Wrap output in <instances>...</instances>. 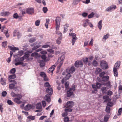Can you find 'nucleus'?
<instances>
[{
  "label": "nucleus",
  "instance_id": "nucleus-64",
  "mask_svg": "<svg viewBox=\"0 0 122 122\" xmlns=\"http://www.w3.org/2000/svg\"><path fill=\"white\" fill-rule=\"evenodd\" d=\"M69 119L68 117H66L65 118L64 120L65 122H69Z\"/></svg>",
  "mask_w": 122,
  "mask_h": 122
},
{
  "label": "nucleus",
  "instance_id": "nucleus-38",
  "mask_svg": "<svg viewBox=\"0 0 122 122\" xmlns=\"http://www.w3.org/2000/svg\"><path fill=\"white\" fill-rule=\"evenodd\" d=\"M16 62L15 64V65L16 66L19 65H23L24 64L23 62H22L18 61Z\"/></svg>",
  "mask_w": 122,
  "mask_h": 122
},
{
  "label": "nucleus",
  "instance_id": "nucleus-52",
  "mask_svg": "<svg viewBox=\"0 0 122 122\" xmlns=\"http://www.w3.org/2000/svg\"><path fill=\"white\" fill-rule=\"evenodd\" d=\"M40 23V20H36L35 22V24L37 26H38Z\"/></svg>",
  "mask_w": 122,
  "mask_h": 122
},
{
  "label": "nucleus",
  "instance_id": "nucleus-59",
  "mask_svg": "<svg viewBox=\"0 0 122 122\" xmlns=\"http://www.w3.org/2000/svg\"><path fill=\"white\" fill-rule=\"evenodd\" d=\"M122 112V108H120L118 111V114H117V115L118 116H119L120 115H121V113Z\"/></svg>",
  "mask_w": 122,
  "mask_h": 122
},
{
  "label": "nucleus",
  "instance_id": "nucleus-9",
  "mask_svg": "<svg viewBox=\"0 0 122 122\" xmlns=\"http://www.w3.org/2000/svg\"><path fill=\"white\" fill-rule=\"evenodd\" d=\"M121 65V62L119 61H117L115 64L113 69L117 70L119 68Z\"/></svg>",
  "mask_w": 122,
  "mask_h": 122
},
{
  "label": "nucleus",
  "instance_id": "nucleus-32",
  "mask_svg": "<svg viewBox=\"0 0 122 122\" xmlns=\"http://www.w3.org/2000/svg\"><path fill=\"white\" fill-rule=\"evenodd\" d=\"M95 15V13L93 12H91L90 14L88 15V18L89 19L92 18L93 17L94 15Z\"/></svg>",
  "mask_w": 122,
  "mask_h": 122
},
{
  "label": "nucleus",
  "instance_id": "nucleus-22",
  "mask_svg": "<svg viewBox=\"0 0 122 122\" xmlns=\"http://www.w3.org/2000/svg\"><path fill=\"white\" fill-rule=\"evenodd\" d=\"M9 87L10 89H12L14 88H17V86H16L13 84L11 83L9 85Z\"/></svg>",
  "mask_w": 122,
  "mask_h": 122
},
{
  "label": "nucleus",
  "instance_id": "nucleus-37",
  "mask_svg": "<svg viewBox=\"0 0 122 122\" xmlns=\"http://www.w3.org/2000/svg\"><path fill=\"white\" fill-rule=\"evenodd\" d=\"M7 102L9 105H14L13 103L10 100H8Z\"/></svg>",
  "mask_w": 122,
  "mask_h": 122
},
{
  "label": "nucleus",
  "instance_id": "nucleus-11",
  "mask_svg": "<svg viewBox=\"0 0 122 122\" xmlns=\"http://www.w3.org/2000/svg\"><path fill=\"white\" fill-rule=\"evenodd\" d=\"M51 95L50 94H48L46 95L45 97V100L48 102H51Z\"/></svg>",
  "mask_w": 122,
  "mask_h": 122
},
{
  "label": "nucleus",
  "instance_id": "nucleus-1",
  "mask_svg": "<svg viewBox=\"0 0 122 122\" xmlns=\"http://www.w3.org/2000/svg\"><path fill=\"white\" fill-rule=\"evenodd\" d=\"M65 58V56L64 55H62L60 58L58 59L56 63L55 64L56 65H57L58 64V68L60 69L61 66L62 65L63 62V60Z\"/></svg>",
  "mask_w": 122,
  "mask_h": 122
},
{
  "label": "nucleus",
  "instance_id": "nucleus-18",
  "mask_svg": "<svg viewBox=\"0 0 122 122\" xmlns=\"http://www.w3.org/2000/svg\"><path fill=\"white\" fill-rule=\"evenodd\" d=\"M109 76L107 75L105 76L102 78V80L104 82H106L108 81Z\"/></svg>",
  "mask_w": 122,
  "mask_h": 122
},
{
  "label": "nucleus",
  "instance_id": "nucleus-43",
  "mask_svg": "<svg viewBox=\"0 0 122 122\" xmlns=\"http://www.w3.org/2000/svg\"><path fill=\"white\" fill-rule=\"evenodd\" d=\"M109 118V116H105L104 117V121L105 122H107Z\"/></svg>",
  "mask_w": 122,
  "mask_h": 122
},
{
  "label": "nucleus",
  "instance_id": "nucleus-61",
  "mask_svg": "<svg viewBox=\"0 0 122 122\" xmlns=\"http://www.w3.org/2000/svg\"><path fill=\"white\" fill-rule=\"evenodd\" d=\"M92 88L94 89V91H97V88L96 85L94 84H92Z\"/></svg>",
  "mask_w": 122,
  "mask_h": 122
},
{
  "label": "nucleus",
  "instance_id": "nucleus-19",
  "mask_svg": "<svg viewBox=\"0 0 122 122\" xmlns=\"http://www.w3.org/2000/svg\"><path fill=\"white\" fill-rule=\"evenodd\" d=\"M73 102L72 101H69L67 102L66 103V105L67 107L71 108L72 107V103H73Z\"/></svg>",
  "mask_w": 122,
  "mask_h": 122
},
{
  "label": "nucleus",
  "instance_id": "nucleus-5",
  "mask_svg": "<svg viewBox=\"0 0 122 122\" xmlns=\"http://www.w3.org/2000/svg\"><path fill=\"white\" fill-rule=\"evenodd\" d=\"M116 8V7L115 5H112L107 8L106 9V10L108 12L112 11L113 10H114Z\"/></svg>",
  "mask_w": 122,
  "mask_h": 122
},
{
  "label": "nucleus",
  "instance_id": "nucleus-50",
  "mask_svg": "<svg viewBox=\"0 0 122 122\" xmlns=\"http://www.w3.org/2000/svg\"><path fill=\"white\" fill-rule=\"evenodd\" d=\"M16 71L15 68H14L11 69L10 71V72L11 73L14 74L15 73Z\"/></svg>",
  "mask_w": 122,
  "mask_h": 122
},
{
  "label": "nucleus",
  "instance_id": "nucleus-46",
  "mask_svg": "<svg viewBox=\"0 0 122 122\" xmlns=\"http://www.w3.org/2000/svg\"><path fill=\"white\" fill-rule=\"evenodd\" d=\"M44 86L45 87H51V85L48 82H46L44 84Z\"/></svg>",
  "mask_w": 122,
  "mask_h": 122
},
{
  "label": "nucleus",
  "instance_id": "nucleus-21",
  "mask_svg": "<svg viewBox=\"0 0 122 122\" xmlns=\"http://www.w3.org/2000/svg\"><path fill=\"white\" fill-rule=\"evenodd\" d=\"M6 80L5 78H1L0 79V83L3 85H4L6 84Z\"/></svg>",
  "mask_w": 122,
  "mask_h": 122
},
{
  "label": "nucleus",
  "instance_id": "nucleus-23",
  "mask_svg": "<svg viewBox=\"0 0 122 122\" xmlns=\"http://www.w3.org/2000/svg\"><path fill=\"white\" fill-rule=\"evenodd\" d=\"M9 14V12H2L0 13V15L2 16H5Z\"/></svg>",
  "mask_w": 122,
  "mask_h": 122
},
{
  "label": "nucleus",
  "instance_id": "nucleus-54",
  "mask_svg": "<svg viewBox=\"0 0 122 122\" xmlns=\"http://www.w3.org/2000/svg\"><path fill=\"white\" fill-rule=\"evenodd\" d=\"M16 77L15 75L13 74L12 75H10L9 76V78L10 79H13L15 78Z\"/></svg>",
  "mask_w": 122,
  "mask_h": 122
},
{
  "label": "nucleus",
  "instance_id": "nucleus-12",
  "mask_svg": "<svg viewBox=\"0 0 122 122\" xmlns=\"http://www.w3.org/2000/svg\"><path fill=\"white\" fill-rule=\"evenodd\" d=\"M27 119L26 120V122H29L31 120H34L35 118V116H32L30 115L27 117Z\"/></svg>",
  "mask_w": 122,
  "mask_h": 122
},
{
  "label": "nucleus",
  "instance_id": "nucleus-24",
  "mask_svg": "<svg viewBox=\"0 0 122 122\" xmlns=\"http://www.w3.org/2000/svg\"><path fill=\"white\" fill-rule=\"evenodd\" d=\"M102 20H101L99 21L98 24L97 26L100 30L102 29Z\"/></svg>",
  "mask_w": 122,
  "mask_h": 122
},
{
  "label": "nucleus",
  "instance_id": "nucleus-8",
  "mask_svg": "<svg viewBox=\"0 0 122 122\" xmlns=\"http://www.w3.org/2000/svg\"><path fill=\"white\" fill-rule=\"evenodd\" d=\"M75 65L76 67H81L83 66L82 62L81 61H77L75 62Z\"/></svg>",
  "mask_w": 122,
  "mask_h": 122
},
{
  "label": "nucleus",
  "instance_id": "nucleus-39",
  "mask_svg": "<svg viewBox=\"0 0 122 122\" xmlns=\"http://www.w3.org/2000/svg\"><path fill=\"white\" fill-rule=\"evenodd\" d=\"M4 33L5 34L7 38L9 37V34L8 31V30H4Z\"/></svg>",
  "mask_w": 122,
  "mask_h": 122
},
{
  "label": "nucleus",
  "instance_id": "nucleus-29",
  "mask_svg": "<svg viewBox=\"0 0 122 122\" xmlns=\"http://www.w3.org/2000/svg\"><path fill=\"white\" fill-rule=\"evenodd\" d=\"M68 73L66 75L65 77L64 78L66 80H66L69 79L71 76V75L70 73Z\"/></svg>",
  "mask_w": 122,
  "mask_h": 122
},
{
  "label": "nucleus",
  "instance_id": "nucleus-26",
  "mask_svg": "<svg viewBox=\"0 0 122 122\" xmlns=\"http://www.w3.org/2000/svg\"><path fill=\"white\" fill-rule=\"evenodd\" d=\"M102 69L98 68H97L95 71V72L96 74H98L101 72Z\"/></svg>",
  "mask_w": 122,
  "mask_h": 122
},
{
  "label": "nucleus",
  "instance_id": "nucleus-55",
  "mask_svg": "<svg viewBox=\"0 0 122 122\" xmlns=\"http://www.w3.org/2000/svg\"><path fill=\"white\" fill-rule=\"evenodd\" d=\"M43 10L44 13H46L48 11L47 8L46 7H43Z\"/></svg>",
  "mask_w": 122,
  "mask_h": 122
},
{
  "label": "nucleus",
  "instance_id": "nucleus-15",
  "mask_svg": "<svg viewBox=\"0 0 122 122\" xmlns=\"http://www.w3.org/2000/svg\"><path fill=\"white\" fill-rule=\"evenodd\" d=\"M46 92L48 94L52 95L53 94V90L51 88L48 87L46 89Z\"/></svg>",
  "mask_w": 122,
  "mask_h": 122
},
{
  "label": "nucleus",
  "instance_id": "nucleus-30",
  "mask_svg": "<svg viewBox=\"0 0 122 122\" xmlns=\"http://www.w3.org/2000/svg\"><path fill=\"white\" fill-rule=\"evenodd\" d=\"M113 72L115 76L117 77L118 75V73L117 72V70L113 69Z\"/></svg>",
  "mask_w": 122,
  "mask_h": 122
},
{
  "label": "nucleus",
  "instance_id": "nucleus-51",
  "mask_svg": "<svg viewBox=\"0 0 122 122\" xmlns=\"http://www.w3.org/2000/svg\"><path fill=\"white\" fill-rule=\"evenodd\" d=\"M113 105V103L112 102H108L107 104V106L110 107H111Z\"/></svg>",
  "mask_w": 122,
  "mask_h": 122
},
{
  "label": "nucleus",
  "instance_id": "nucleus-41",
  "mask_svg": "<svg viewBox=\"0 0 122 122\" xmlns=\"http://www.w3.org/2000/svg\"><path fill=\"white\" fill-rule=\"evenodd\" d=\"M41 46V45H36V46H34L33 48H32V50H34L40 47Z\"/></svg>",
  "mask_w": 122,
  "mask_h": 122
},
{
  "label": "nucleus",
  "instance_id": "nucleus-13",
  "mask_svg": "<svg viewBox=\"0 0 122 122\" xmlns=\"http://www.w3.org/2000/svg\"><path fill=\"white\" fill-rule=\"evenodd\" d=\"M89 20L88 19L84 20H83L82 25L85 28H86L88 25Z\"/></svg>",
  "mask_w": 122,
  "mask_h": 122
},
{
  "label": "nucleus",
  "instance_id": "nucleus-57",
  "mask_svg": "<svg viewBox=\"0 0 122 122\" xmlns=\"http://www.w3.org/2000/svg\"><path fill=\"white\" fill-rule=\"evenodd\" d=\"M77 38H75V39H72L71 41H72V45L73 46L74 45L75 42L77 40Z\"/></svg>",
  "mask_w": 122,
  "mask_h": 122
},
{
  "label": "nucleus",
  "instance_id": "nucleus-28",
  "mask_svg": "<svg viewBox=\"0 0 122 122\" xmlns=\"http://www.w3.org/2000/svg\"><path fill=\"white\" fill-rule=\"evenodd\" d=\"M69 35L72 36V39L77 38L76 37V34L74 33H69Z\"/></svg>",
  "mask_w": 122,
  "mask_h": 122
},
{
  "label": "nucleus",
  "instance_id": "nucleus-3",
  "mask_svg": "<svg viewBox=\"0 0 122 122\" xmlns=\"http://www.w3.org/2000/svg\"><path fill=\"white\" fill-rule=\"evenodd\" d=\"M100 65L101 68L104 69H107L108 68V64L105 61L102 60L101 61Z\"/></svg>",
  "mask_w": 122,
  "mask_h": 122
},
{
  "label": "nucleus",
  "instance_id": "nucleus-27",
  "mask_svg": "<svg viewBox=\"0 0 122 122\" xmlns=\"http://www.w3.org/2000/svg\"><path fill=\"white\" fill-rule=\"evenodd\" d=\"M42 106L41 103H38L36 105V108L38 109H41L42 108Z\"/></svg>",
  "mask_w": 122,
  "mask_h": 122
},
{
  "label": "nucleus",
  "instance_id": "nucleus-2",
  "mask_svg": "<svg viewBox=\"0 0 122 122\" xmlns=\"http://www.w3.org/2000/svg\"><path fill=\"white\" fill-rule=\"evenodd\" d=\"M61 21V19L60 17H57L55 20L56 29L57 30H59L60 27V22Z\"/></svg>",
  "mask_w": 122,
  "mask_h": 122
},
{
  "label": "nucleus",
  "instance_id": "nucleus-7",
  "mask_svg": "<svg viewBox=\"0 0 122 122\" xmlns=\"http://www.w3.org/2000/svg\"><path fill=\"white\" fill-rule=\"evenodd\" d=\"M18 95H19V96H18L17 98H15L14 99V101L16 103L18 104H19L21 102V101L20 100L21 99L22 96L19 94Z\"/></svg>",
  "mask_w": 122,
  "mask_h": 122
},
{
  "label": "nucleus",
  "instance_id": "nucleus-58",
  "mask_svg": "<svg viewBox=\"0 0 122 122\" xmlns=\"http://www.w3.org/2000/svg\"><path fill=\"white\" fill-rule=\"evenodd\" d=\"M13 16L14 18L16 19L18 18L19 17L17 14L16 13L14 14Z\"/></svg>",
  "mask_w": 122,
  "mask_h": 122
},
{
  "label": "nucleus",
  "instance_id": "nucleus-10",
  "mask_svg": "<svg viewBox=\"0 0 122 122\" xmlns=\"http://www.w3.org/2000/svg\"><path fill=\"white\" fill-rule=\"evenodd\" d=\"M26 13L28 14H32L34 13V9L32 8H27L26 10Z\"/></svg>",
  "mask_w": 122,
  "mask_h": 122
},
{
  "label": "nucleus",
  "instance_id": "nucleus-17",
  "mask_svg": "<svg viewBox=\"0 0 122 122\" xmlns=\"http://www.w3.org/2000/svg\"><path fill=\"white\" fill-rule=\"evenodd\" d=\"M8 47L9 49L12 51L14 52H15L16 50H19V48L17 47H13L12 46H8Z\"/></svg>",
  "mask_w": 122,
  "mask_h": 122
},
{
  "label": "nucleus",
  "instance_id": "nucleus-34",
  "mask_svg": "<svg viewBox=\"0 0 122 122\" xmlns=\"http://www.w3.org/2000/svg\"><path fill=\"white\" fill-rule=\"evenodd\" d=\"M40 76L42 77H45L46 76V75L45 73L43 72H41L40 74Z\"/></svg>",
  "mask_w": 122,
  "mask_h": 122
},
{
  "label": "nucleus",
  "instance_id": "nucleus-31",
  "mask_svg": "<svg viewBox=\"0 0 122 122\" xmlns=\"http://www.w3.org/2000/svg\"><path fill=\"white\" fill-rule=\"evenodd\" d=\"M40 66L41 67H43L45 65V64L44 61L42 60L40 61Z\"/></svg>",
  "mask_w": 122,
  "mask_h": 122
},
{
  "label": "nucleus",
  "instance_id": "nucleus-6",
  "mask_svg": "<svg viewBox=\"0 0 122 122\" xmlns=\"http://www.w3.org/2000/svg\"><path fill=\"white\" fill-rule=\"evenodd\" d=\"M75 68L74 66H72L70 68H67L66 69V72L67 73H72L75 72Z\"/></svg>",
  "mask_w": 122,
  "mask_h": 122
},
{
  "label": "nucleus",
  "instance_id": "nucleus-53",
  "mask_svg": "<svg viewBox=\"0 0 122 122\" xmlns=\"http://www.w3.org/2000/svg\"><path fill=\"white\" fill-rule=\"evenodd\" d=\"M105 74V73L103 71L101 73L99 74V76L100 77H101L102 78V77L104 76H105L104 75Z\"/></svg>",
  "mask_w": 122,
  "mask_h": 122
},
{
  "label": "nucleus",
  "instance_id": "nucleus-4",
  "mask_svg": "<svg viewBox=\"0 0 122 122\" xmlns=\"http://www.w3.org/2000/svg\"><path fill=\"white\" fill-rule=\"evenodd\" d=\"M67 96L68 97H74L75 95L74 94L73 91L71 90V88H69L67 90Z\"/></svg>",
  "mask_w": 122,
  "mask_h": 122
},
{
  "label": "nucleus",
  "instance_id": "nucleus-44",
  "mask_svg": "<svg viewBox=\"0 0 122 122\" xmlns=\"http://www.w3.org/2000/svg\"><path fill=\"white\" fill-rule=\"evenodd\" d=\"M96 85L97 88L99 89L100 88V87L102 85L101 83L99 82H97L96 83Z\"/></svg>",
  "mask_w": 122,
  "mask_h": 122
},
{
  "label": "nucleus",
  "instance_id": "nucleus-16",
  "mask_svg": "<svg viewBox=\"0 0 122 122\" xmlns=\"http://www.w3.org/2000/svg\"><path fill=\"white\" fill-rule=\"evenodd\" d=\"M104 85L105 86L107 87V88L108 89H110L112 86V85L110 81H108L107 82L105 83Z\"/></svg>",
  "mask_w": 122,
  "mask_h": 122
},
{
  "label": "nucleus",
  "instance_id": "nucleus-45",
  "mask_svg": "<svg viewBox=\"0 0 122 122\" xmlns=\"http://www.w3.org/2000/svg\"><path fill=\"white\" fill-rule=\"evenodd\" d=\"M109 35L108 34H107L106 35H105L103 37L102 40L105 39V40H106L108 38Z\"/></svg>",
  "mask_w": 122,
  "mask_h": 122
},
{
  "label": "nucleus",
  "instance_id": "nucleus-35",
  "mask_svg": "<svg viewBox=\"0 0 122 122\" xmlns=\"http://www.w3.org/2000/svg\"><path fill=\"white\" fill-rule=\"evenodd\" d=\"M36 40L35 38L34 37L32 38L29 39V41L30 43H33Z\"/></svg>",
  "mask_w": 122,
  "mask_h": 122
},
{
  "label": "nucleus",
  "instance_id": "nucleus-40",
  "mask_svg": "<svg viewBox=\"0 0 122 122\" xmlns=\"http://www.w3.org/2000/svg\"><path fill=\"white\" fill-rule=\"evenodd\" d=\"M70 108L68 107L67 108L65 109V111L67 113L68 112H71L72 111V110Z\"/></svg>",
  "mask_w": 122,
  "mask_h": 122
},
{
  "label": "nucleus",
  "instance_id": "nucleus-14",
  "mask_svg": "<svg viewBox=\"0 0 122 122\" xmlns=\"http://www.w3.org/2000/svg\"><path fill=\"white\" fill-rule=\"evenodd\" d=\"M24 59L25 58L24 57H22L17 58L15 59V62H22L23 61Z\"/></svg>",
  "mask_w": 122,
  "mask_h": 122
},
{
  "label": "nucleus",
  "instance_id": "nucleus-63",
  "mask_svg": "<svg viewBox=\"0 0 122 122\" xmlns=\"http://www.w3.org/2000/svg\"><path fill=\"white\" fill-rule=\"evenodd\" d=\"M29 54L28 53H27L25 54L23 57L25 58V59H27L28 58L29 56Z\"/></svg>",
  "mask_w": 122,
  "mask_h": 122
},
{
  "label": "nucleus",
  "instance_id": "nucleus-56",
  "mask_svg": "<svg viewBox=\"0 0 122 122\" xmlns=\"http://www.w3.org/2000/svg\"><path fill=\"white\" fill-rule=\"evenodd\" d=\"M107 94L108 95L111 96L112 95L113 92L112 91L109 90L108 91Z\"/></svg>",
  "mask_w": 122,
  "mask_h": 122
},
{
  "label": "nucleus",
  "instance_id": "nucleus-42",
  "mask_svg": "<svg viewBox=\"0 0 122 122\" xmlns=\"http://www.w3.org/2000/svg\"><path fill=\"white\" fill-rule=\"evenodd\" d=\"M18 94H15L13 92H11V95L12 97H15L16 96H17V97H18V96H19V95H18Z\"/></svg>",
  "mask_w": 122,
  "mask_h": 122
},
{
  "label": "nucleus",
  "instance_id": "nucleus-25",
  "mask_svg": "<svg viewBox=\"0 0 122 122\" xmlns=\"http://www.w3.org/2000/svg\"><path fill=\"white\" fill-rule=\"evenodd\" d=\"M32 108L31 105L30 104L27 105L25 107V109L26 110H28Z\"/></svg>",
  "mask_w": 122,
  "mask_h": 122
},
{
  "label": "nucleus",
  "instance_id": "nucleus-33",
  "mask_svg": "<svg viewBox=\"0 0 122 122\" xmlns=\"http://www.w3.org/2000/svg\"><path fill=\"white\" fill-rule=\"evenodd\" d=\"M10 82H11L12 84H13L16 85L17 86V82L16 81L14 80H11L10 81Z\"/></svg>",
  "mask_w": 122,
  "mask_h": 122
},
{
  "label": "nucleus",
  "instance_id": "nucleus-47",
  "mask_svg": "<svg viewBox=\"0 0 122 122\" xmlns=\"http://www.w3.org/2000/svg\"><path fill=\"white\" fill-rule=\"evenodd\" d=\"M110 107L107 106L106 108V111L108 113H109L110 112Z\"/></svg>",
  "mask_w": 122,
  "mask_h": 122
},
{
  "label": "nucleus",
  "instance_id": "nucleus-49",
  "mask_svg": "<svg viewBox=\"0 0 122 122\" xmlns=\"http://www.w3.org/2000/svg\"><path fill=\"white\" fill-rule=\"evenodd\" d=\"M83 61L85 64H86L88 62V58L86 57L83 60Z\"/></svg>",
  "mask_w": 122,
  "mask_h": 122
},
{
  "label": "nucleus",
  "instance_id": "nucleus-48",
  "mask_svg": "<svg viewBox=\"0 0 122 122\" xmlns=\"http://www.w3.org/2000/svg\"><path fill=\"white\" fill-rule=\"evenodd\" d=\"M31 56H38V53L37 52H34L31 54Z\"/></svg>",
  "mask_w": 122,
  "mask_h": 122
},
{
  "label": "nucleus",
  "instance_id": "nucleus-62",
  "mask_svg": "<svg viewBox=\"0 0 122 122\" xmlns=\"http://www.w3.org/2000/svg\"><path fill=\"white\" fill-rule=\"evenodd\" d=\"M41 57V58L43 59L44 61L46 60L47 58L46 56L44 55H42Z\"/></svg>",
  "mask_w": 122,
  "mask_h": 122
},
{
  "label": "nucleus",
  "instance_id": "nucleus-36",
  "mask_svg": "<svg viewBox=\"0 0 122 122\" xmlns=\"http://www.w3.org/2000/svg\"><path fill=\"white\" fill-rule=\"evenodd\" d=\"M92 64L94 66L97 67V66L98 63L95 60H94L92 62Z\"/></svg>",
  "mask_w": 122,
  "mask_h": 122
},
{
  "label": "nucleus",
  "instance_id": "nucleus-60",
  "mask_svg": "<svg viewBox=\"0 0 122 122\" xmlns=\"http://www.w3.org/2000/svg\"><path fill=\"white\" fill-rule=\"evenodd\" d=\"M69 83L68 82H66L65 84V86L66 89L68 88Z\"/></svg>",
  "mask_w": 122,
  "mask_h": 122
},
{
  "label": "nucleus",
  "instance_id": "nucleus-20",
  "mask_svg": "<svg viewBox=\"0 0 122 122\" xmlns=\"http://www.w3.org/2000/svg\"><path fill=\"white\" fill-rule=\"evenodd\" d=\"M101 89L102 92L103 94H106L107 91L106 87L104 86L102 87Z\"/></svg>",
  "mask_w": 122,
  "mask_h": 122
}]
</instances>
